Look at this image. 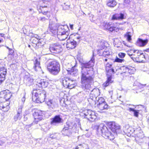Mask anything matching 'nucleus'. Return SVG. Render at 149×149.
<instances>
[{
  "instance_id": "1",
  "label": "nucleus",
  "mask_w": 149,
  "mask_h": 149,
  "mask_svg": "<svg viewBox=\"0 0 149 149\" xmlns=\"http://www.w3.org/2000/svg\"><path fill=\"white\" fill-rule=\"evenodd\" d=\"M91 60L88 62L81 64V70L80 73V77L81 86L84 90H88L91 91V94L92 92L95 95L96 93L99 92L98 89H93L91 86L93 81V78L91 75V72L93 71L91 70L94 64V53Z\"/></svg>"
},
{
  "instance_id": "2",
  "label": "nucleus",
  "mask_w": 149,
  "mask_h": 149,
  "mask_svg": "<svg viewBox=\"0 0 149 149\" xmlns=\"http://www.w3.org/2000/svg\"><path fill=\"white\" fill-rule=\"evenodd\" d=\"M107 127L104 124H100L99 125H96L94 128L98 132L100 131L103 136L106 139L112 140L114 138V135L109 131L108 129L111 130L114 134L117 133V130L120 128V126L114 122H109L107 124Z\"/></svg>"
},
{
  "instance_id": "3",
  "label": "nucleus",
  "mask_w": 149,
  "mask_h": 149,
  "mask_svg": "<svg viewBox=\"0 0 149 149\" xmlns=\"http://www.w3.org/2000/svg\"><path fill=\"white\" fill-rule=\"evenodd\" d=\"M47 68L49 72L52 74L57 75L60 71V65L57 61H52L48 63Z\"/></svg>"
},
{
  "instance_id": "4",
  "label": "nucleus",
  "mask_w": 149,
  "mask_h": 149,
  "mask_svg": "<svg viewBox=\"0 0 149 149\" xmlns=\"http://www.w3.org/2000/svg\"><path fill=\"white\" fill-rule=\"evenodd\" d=\"M46 93L43 90L39 91L36 89L32 93V98L33 100L37 103H42L44 102L46 97Z\"/></svg>"
},
{
  "instance_id": "5",
  "label": "nucleus",
  "mask_w": 149,
  "mask_h": 149,
  "mask_svg": "<svg viewBox=\"0 0 149 149\" xmlns=\"http://www.w3.org/2000/svg\"><path fill=\"white\" fill-rule=\"evenodd\" d=\"M57 32L58 38L60 40H64L68 38L69 29L67 26H59L57 28Z\"/></svg>"
},
{
  "instance_id": "6",
  "label": "nucleus",
  "mask_w": 149,
  "mask_h": 149,
  "mask_svg": "<svg viewBox=\"0 0 149 149\" xmlns=\"http://www.w3.org/2000/svg\"><path fill=\"white\" fill-rule=\"evenodd\" d=\"M101 44H102L100 45L99 46L100 49L97 51L98 54L99 55H102L106 57L111 55L112 54L111 49L106 48L104 51H103V49H104L106 47L103 45V43H101Z\"/></svg>"
},
{
  "instance_id": "7",
  "label": "nucleus",
  "mask_w": 149,
  "mask_h": 149,
  "mask_svg": "<svg viewBox=\"0 0 149 149\" xmlns=\"http://www.w3.org/2000/svg\"><path fill=\"white\" fill-rule=\"evenodd\" d=\"M37 89L39 90L40 88H45L48 84V82L45 80L40 78L36 79L35 81Z\"/></svg>"
},
{
  "instance_id": "8",
  "label": "nucleus",
  "mask_w": 149,
  "mask_h": 149,
  "mask_svg": "<svg viewBox=\"0 0 149 149\" xmlns=\"http://www.w3.org/2000/svg\"><path fill=\"white\" fill-rule=\"evenodd\" d=\"M12 94L8 90H4L0 92V102L1 100L5 102L9 100L12 96Z\"/></svg>"
},
{
  "instance_id": "9",
  "label": "nucleus",
  "mask_w": 149,
  "mask_h": 149,
  "mask_svg": "<svg viewBox=\"0 0 149 149\" xmlns=\"http://www.w3.org/2000/svg\"><path fill=\"white\" fill-rule=\"evenodd\" d=\"M81 38V37L80 36L77 37L76 38L77 41H76V40H74L71 41L69 40L70 38V36L68 38V37L66 45V47L69 50L74 49L76 47L77 42L79 41Z\"/></svg>"
},
{
  "instance_id": "10",
  "label": "nucleus",
  "mask_w": 149,
  "mask_h": 149,
  "mask_svg": "<svg viewBox=\"0 0 149 149\" xmlns=\"http://www.w3.org/2000/svg\"><path fill=\"white\" fill-rule=\"evenodd\" d=\"M49 49L51 52L55 53H59L62 50L61 45L58 43L50 44Z\"/></svg>"
},
{
  "instance_id": "11",
  "label": "nucleus",
  "mask_w": 149,
  "mask_h": 149,
  "mask_svg": "<svg viewBox=\"0 0 149 149\" xmlns=\"http://www.w3.org/2000/svg\"><path fill=\"white\" fill-rule=\"evenodd\" d=\"M84 114L85 117L89 120L93 121L94 120L97 118L95 113L90 110H87L83 112Z\"/></svg>"
},
{
  "instance_id": "12",
  "label": "nucleus",
  "mask_w": 149,
  "mask_h": 149,
  "mask_svg": "<svg viewBox=\"0 0 149 149\" xmlns=\"http://www.w3.org/2000/svg\"><path fill=\"white\" fill-rule=\"evenodd\" d=\"M102 26L104 29H108L111 31H115L117 32L119 30L118 28L115 26H113L111 22L107 23L104 22L102 24Z\"/></svg>"
},
{
  "instance_id": "13",
  "label": "nucleus",
  "mask_w": 149,
  "mask_h": 149,
  "mask_svg": "<svg viewBox=\"0 0 149 149\" xmlns=\"http://www.w3.org/2000/svg\"><path fill=\"white\" fill-rule=\"evenodd\" d=\"M44 114L43 112L40 110H36L33 114L34 118V121L35 122L42 120L43 118Z\"/></svg>"
},
{
  "instance_id": "14",
  "label": "nucleus",
  "mask_w": 149,
  "mask_h": 149,
  "mask_svg": "<svg viewBox=\"0 0 149 149\" xmlns=\"http://www.w3.org/2000/svg\"><path fill=\"white\" fill-rule=\"evenodd\" d=\"M72 129L71 126L67 124L65 125L64 127L61 131L62 134L64 136H69L72 134Z\"/></svg>"
},
{
  "instance_id": "15",
  "label": "nucleus",
  "mask_w": 149,
  "mask_h": 149,
  "mask_svg": "<svg viewBox=\"0 0 149 149\" xmlns=\"http://www.w3.org/2000/svg\"><path fill=\"white\" fill-rule=\"evenodd\" d=\"M114 70L113 68L110 69L108 70L107 73V76H108L107 77V79L106 82L103 84V85L105 87H106L108 86L110 83H112V81L111 80L112 78L111 75L112 74H114Z\"/></svg>"
},
{
  "instance_id": "16",
  "label": "nucleus",
  "mask_w": 149,
  "mask_h": 149,
  "mask_svg": "<svg viewBox=\"0 0 149 149\" xmlns=\"http://www.w3.org/2000/svg\"><path fill=\"white\" fill-rule=\"evenodd\" d=\"M7 73V69L3 67H0V84L5 80Z\"/></svg>"
},
{
  "instance_id": "17",
  "label": "nucleus",
  "mask_w": 149,
  "mask_h": 149,
  "mask_svg": "<svg viewBox=\"0 0 149 149\" xmlns=\"http://www.w3.org/2000/svg\"><path fill=\"white\" fill-rule=\"evenodd\" d=\"M38 10L40 13H42L44 15H46L48 17H50V12L48 11L47 6H40L39 8L38 9Z\"/></svg>"
},
{
  "instance_id": "18",
  "label": "nucleus",
  "mask_w": 149,
  "mask_h": 149,
  "mask_svg": "<svg viewBox=\"0 0 149 149\" xmlns=\"http://www.w3.org/2000/svg\"><path fill=\"white\" fill-rule=\"evenodd\" d=\"M62 119L59 116H56L52 119L51 124L52 125H58L61 122Z\"/></svg>"
},
{
  "instance_id": "19",
  "label": "nucleus",
  "mask_w": 149,
  "mask_h": 149,
  "mask_svg": "<svg viewBox=\"0 0 149 149\" xmlns=\"http://www.w3.org/2000/svg\"><path fill=\"white\" fill-rule=\"evenodd\" d=\"M148 39L143 40L141 38H138L136 42V45L139 47L144 46L148 43Z\"/></svg>"
},
{
  "instance_id": "20",
  "label": "nucleus",
  "mask_w": 149,
  "mask_h": 149,
  "mask_svg": "<svg viewBox=\"0 0 149 149\" xmlns=\"http://www.w3.org/2000/svg\"><path fill=\"white\" fill-rule=\"evenodd\" d=\"M22 106H20L18 108L17 111V113L16 114L14 117V120L15 121H17L18 120H19L22 117Z\"/></svg>"
},
{
  "instance_id": "21",
  "label": "nucleus",
  "mask_w": 149,
  "mask_h": 149,
  "mask_svg": "<svg viewBox=\"0 0 149 149\" xmlns=\"http://www.w3.org/2000/svg\"><path fill=\"white\" fill-rule=\"evenodd\" d=\"M139 55L136 59L134 61L138 62H144L146 61V58L143 54L141 51V54Z\"/></svg>"
},
{
  "instance_id": "22",
  "label": "nucleus",
  "mask_w": 149,
  "mask_h": 149,
  "mask_svg": "<svg viewBox=\"0 0 149 149\" xmlns=\"http://www.w3.org/2000/svg\"><path fill=\"white\" fill-rule=\"evenodd\" d=\"M47 104L50 109H54L57 106L56 103L52 100H50L47 102Z\"/></svg>"
},
{
  "instance_id": "23",
  "label": "nucleus",
  "mask_w": 149,
  "mask_h": 149,
  "mask_svg": "<svg viewBox=\"0 0 149 149\" xmlns=\"http://www.w3.org/2000/svg\"><path fill=\"white\" fill-rule=\"evenodd\" d=\"M49 29L52 35H57V27L56 26L54 25H49Z\"/></svg>"
},
{
  "instance_id": "24",
  "label": "nucleus",
  "mask_w": 149,
  "mask_h": 149,
  "mask_svg": "<svg viewBox=\"0 0 149 149\" xmlns=\"http://www.w3.org/2000/svg\"><path fill=\"white\" fill-rule=\"evenodd\" d=\"M68 73L72 76H77L78 74V70L76 68L75 66L72 68L71 70H68Z\"/></svg>"
},
{
  "instance_id": "25",
  "label": "nucleus",
  "mask_w": 149,
  "mask_h": 149,
  "mask_svg": "<svg viewBox=\"0 0 149 149\" xmlns=\"http://www.w3.org/2000/svg\"><path fill=\"white\" fill-rule=\"evenodd\" d=\"M124 15L123 14L116 13L113 15L112 19L113 20H122L124 18Z\"/></svg>"
},
{
  "instance_id": "26",
  "label": "nucleus",
  "mask_w": 149,
  "mask_h": 149,
  "mask_svg": "<svg viewBox=\"0 0 149 149\" xmlns=\"http://www.w3.org/2000/svg\"><path fill=\"white\" fill-rule=\"evenodd\" d=\"M34 64L33 68L36 71H38L41 69L40 63L38 59H36L34 62Z\"/></svg>"
},
{
  "instance_id": "27",
  "label": "nucleus",
  "mask_w": 149,
  "mask_h": 149,
  "mask_svg": "<svg viewBox=\"0 0 149 149\" xmlns=\"http://www.w3.org/2000/svg\"><path fill=\"white\" fill-rule=\"evenodd\" d=\"M98 108L101 110L104 109H107L108 106L106 102H104L102 103L98 104L97 105Z\"/></svg>"
},
{
  "instance_id": "28",
  "label": "nucleus",
  "mask_w": 149,
  "mask_h": 149,
  "mask_svg": "<svg viewBox=\"0 0 149 149\" xmlns=\"http://www.w3.org/2000/svg\"><path fill=\"white\" fill-rule=\"evenodd\" d=\"M140 54L141 51L138 50H134L131 58L134 61L136 59L138 56H139V55Z\"/></svg>"
},
{
  "instance_id": "29",
  "label": "nucleus",
  "mask_w": 149,
  "mask_h": 149,
  "mask_svg": "<svg viewBox=\"0 0 149 149\" xmlns=\"http://www.w3.org/2000/svg\"><path fill=\"white\" fill-rule=\"evenodd\" d=\"M130 70L125 73H122V75L125 77L129 76L130 74H133L135 71V68L133 67H130Z\"/></svg>"
},
{
  "instance_id": "30",
  "label": "nucleus",
  "mask_w": 149,
  "mask_h": 149,
  "mask_svg": "<svg viewBox=\"0 0 149 149\" xmlns=\"http://www.w3.org/2000/svg\"><path fill=\"white\" fill-rule=\"evenodd\" d=\"M107 4L110 7L113 8L116 6L117 3L115 0H109L107 3Z\"/></svg>"
},
{
  "instance_id": "31",
  "label": "nucleus",
  "mask_w": 149,
  "mask_h": 149,
  "mask_svg": "<svg viewBox=\"0 0 149 149\" xmlns=\"http://www.w3.org/2000/svg\"><path fill=\"white\" fill-rule=\"evenodd\" d=\"M75 66L72 65L71 63H66L63 65V68H65L68 72V70H71L72 68H73Z\"/></svg>"
},
{
  "instance_id": "32",
  "label": "nucleus",
  "mask_w": 149,
  "mask_h": 149,
  "mask_svg": "<svg viewBox=\"0 0 149 149\" xmlns=\"http://www.w3.org/2000/svg\"><path fill=\"white\" fill-rule=\"evenodd\" d=\"M69 78H64L63 80V84L64 86L66 88H68L69 86Z\"/></svg>"
},
{
  "instance_id": "33",
  "label": "nucleus",
  "mask_w": 149,
  "mask_h": 149,
  "mask_svg": "<svg viewBox=\"0 0 149 149\" xmlns=\"http://www.w3.org/2000/svg\"><path fill=\"white\" fill-rule=\"evenodd\" d=\"M130 67H132L130 66H123L121 67L120 69L122 70V72L121 73V74H122V73H125L126 72L129 71L130 68Z\"/></svg>"
},
{
  "instance_id": "34",
  "label": "nucleus",
  "mask_w": 149,
  "mask_h": 149,
  "mask_svg": "<svg viewBox=\"0 0 149 149\" xmlns=\"http://www.w3.org/2000/svg\"><path fill=\"white\" fill-rule=\"evenodd\" d=\"M60 134L58 133H54L50 135V138L52 139H57L59 137Z\"/></svg>"
},
{
  "instance_id": "35",
  "label": "nucleus",
  "mask_w": 149,
  "mask_h": 149,
  "mask_svg": "<svg viewBox=\"0 0 149 149\" xmlns=\"http://www.w3.org/2000/svg\"><path fill=\"white\" fill-rule=\"evenodd\" d=\"M128 110L130 111H132L134 112V115L135 116L138 117L139 111L138 110H135L134 109L129 108Z\"/></svg>"
},
{
  "instance_id": "36",
  "label": "nucleus",
  "mask_w": 149,
  "mask_h": 149,
  "mask_svg": "<svg viewBox=\"0 0 149 149\" xmlns=\"http://www.w3.org/2000/svg\"><path fill=\"white\" fill-rule=\"evenodd\" d=\"M69 86H68V88L70 89H72L75 86V85L74 84V81L71 80L69 79Z\"/></svg>"
},
{
  "instance_id": "37",
  "label": "nucleus",
  "mask_w": 149,
  "mask_h": 149,
  "mask_svg": "<svg viewBox=\"0 0 149 149\" xmlns=\"http://www.w3.org/2000/svg\"><path fill=\"white\" fill-rule=\"evenodd\" d=\"M125 38H127V40L129 42L131 41L132 40L131 36V33L130 32H128L126 33L125 35Z\"/></svg>"
},
{
  "instance_id": "38",
  "label": "nucleus",
  "mask_w": 149,
  "mask_h": 149,
  "mask_svg": "<svg viewBox=\"0 0 149 149\" xmlns=\"http://www.w3.org/2000/svg\"><path fill=\"white\" fill-rule=\"evenodd\" d=\"M40 37L37 35H36L34 36V37L33 38L32 42L33 44H35L36 42H34V40H36L37 41H38L39 40H40Z\"/></svg>"
},
{
  "instance_id": "39",
  "label": "nucleus",
  "mask_w": 149,
  "mask_h": 149,
  "mask_svg": "<svg viewBox=\"0 0 149 149\" xmlns=\"http://www.w3.org/2000/svg\"><path fill=\"white\" fill-rule=\"evenodd\" d=\"M89 19L90 21L92 22H95V18L92 14H90Z\"/></svg>"
},
{
  "instance_id": "40",
  "label": "nucleus",
  "mask_w": 149,
  "mask_h": 149,
  "mask_svg": "<svg viewBox=\"0 0 149 149\" xmlns=\"http://www.w3.org/2000/svg\"><path fill=\"white\" fill-rule=\"evenodd\" d=\"M134 50L133 49H130L128 50L127 51V53L128 55L131 58L132 55L134 52Z\"/></svg>"
},
{
  "instance_id": "41",
  "label": "nucleus",
  "mask_w": 149,
  "mask_h": 149,
  "mask_svg": "<svg viewBox=\"0 0 149 149\" xmlns=\"http://www.w3.org/2000/svg\"><path fill=\"white\" fill-rule=\"evenodd\" d=\"M98 104L102 103L104 102H106L104 99L102 97H100L99 98L98 100Z\"/></svg>"
},
{
  "instance_id": "42",
  "label": "nucleus",
  "mask_w": 149,
  "mask_h": 149,
  "mask_svg": "<svg viewBox=\"0 0 149 149\" xmlns=\"http://www.w3.org/2000/svg\"><path fill=\"white\" fill-rule=\"evenodd\" d=\"M9 109V106L8 105H6V104L3 108L2 110L4 112L7 111Z\"/></svg>"
},
{
  "instance_id": "43",
  "label": "nucleus",
  "mask_w": 149,
  "mask_h": 149,
  "mask_svg": "<svg viewBox=\"0 0 149 149\" xmlns=\"http://www.w3.org/2000/svg\"><path fill=\"white\" fill-rule=\"evenodd\" d=\"M42 39H41V38L40 40H39L38 42L37 43V46H42L44 45V42L42 41Z\"/></svg>"
},
{
  "instance_id": "44",
  "label": "nucleus",
  "mask_w": 149,
  "mask_h": 149,
  "mask_svg": "<svg viewBox=\"0 0 149 149\" xmlns=\"http://www.w3.org/2000/svg\"><path fill=\"white\" fill-rule=\"evenodd\" d=\"M69 8L70 6L65 5V3H64V5H63V10H69Z\"/></svg>"
},
{
  "instance_id": "45",
  "label": "nucleus",
  "mask_w": 149,
  "mask_h": 149,
  "mask_svg": "<svg viewBox=\"0 0 149 149\" xmlns=\"http://www.w3.org/2000/svg\"><path fill=\"white\" fill-rule=\"evenodd\" d=\"M49 17H41L39 18V20L42 22L45 21L46 20H47L49 19Z\"/></svg>"
},
{
  "instance_id": "46",
  "label": "nucleus",
  "mask_w": 149,
  "mask_h": 149,
  "mask_svg": "<svg viewBox=\"0 0 149 149\" xmlns=\"http://www.w3.org/2000/svg\"><path fill=\"white\" fill-rule=\"evenodd\" d=\"M115 61L117 62L122 63L124 61V60L120 59L118 57H116L115 59Z\"/></svg>"
},
{
  "instance_id": "47",
  "label": "nucleus",
  "mask_w": 149,
  "mask_h": 149,
  "mask_svg": "<svg viewBox=\"0 0 149 149\" xmlns=\"http://www.w3.org/2000/svg\"><path fill=\"white\" fill-rule=\"evenodd\" d=\"M118 56L120 58H123L125 57V54L123 53H119L118 54Z\"/></svg>"
},
{
  "instance_id": "48",
  "label": "nucleus",
  "mask_w": 149,
  "mask_h": 149,
  "mask_svg": "<svg viewBox=\"0 0 149 149\" xmlns=\"http://www.w3.org/2000/svg\"><path fill=\"white\" fill-rule=\"evenodd\" d=\"M3 102V100H1L0 102V109L2 110L3 108L4 107L5 104H2Z\"/></svg>"
},
{
  "instance_id": "49",
  "label": "nucleus",
  "mask_w": 149,
  "mask_h": 149,
  "mask_svg": "<svg viewBox=\"0 0 149 149\" xmlns=\"http://www.w3.org/2000/svg\"><path fill=\"white\" fill-rule=\"evenodd\" d=\"M134 133L136 134L137 135V136L139 138H142V137L143 136L141 135L140 134H142V133H141L140 132L139 133H136L137 132V131H134Z\"/></svg>"
},
{
  "instance_id": "50",
  "label": "nucleus",
  "mask_w": 149,
  "mask_h": 149,
  "mask_svg": "<svg viewBox=\"0 0 149 149\" xmlns=\"http://www.w3.org/2000/svg\"><path fill=\"white\" fill-rule=\"evenodd\" d=\"M7 48L9 49V54L8 55V56H9L10 55H12V54L14 53V51L12 49L9 48L8 47Z\"/></svg>"
},
{
  "instance_id": "51",
  "label": "nucleus",
  "mask_w": 149,
  "mask_h": 149,
  "mask_svg": "<svg viewBox=\"0 0 149 149\" xmlns=\"http://www.w3.org/2000/svg\"><path fill=\"white\" fill-rule=\"evenodd\" d=\"M27 81L29 83H31L33 82V80L30 78H28L27 79Z\"/></svg>"
},
{
  "instance_id": "52",
  "label": "nucleus",
  "mask_w": 149,
  "mask_h": 149,
  "mask_svg": "<svg viewBox=\"0 0 149 149\" xmlns=\"http://www.w3.org/2000/svg\"><path fill=\"white\" fill-rule=\"evenodd\" d=\"M25 100V95H24L23 97H22V104H24V101Z\"/></svg>"
},
{
  "instance_id": "53",
  "label": "nucleus",
  "mask_w": 149,
  "mask_h": 149,
  "mask_svg": "<svg viewBox=\"0 0 149 149\" xmlns=\"http://www.w3.org/2000/svg\"><path fill=\"white\" fill-rule=\"evenodd\" d=\"M130 2V0H124V5H125V3L128 4Z\"/></svg>"
},
{
  "instance_id": "54",
  "label": "nucleus",
  "mask_w": 149,
  "mask_h": 149,
  "mask_svg": "<svg viewBox=\"0 0 149 149\" xmlns=\"http://www.w3.org/2000/svg\"><path fill=\"white\" fill-rule=\"evenodd\" d=\"M111 66H112L111 65V64H109V63H108L106 64V67H108L110 68L111 67Z\"/></svg>"
},
{
  "instance_id": "55",
  "label": "nucleus",
  "mask_w": 149,
  "mask_h": 149,
  "mask_svg": "<svg viewBox=\"0 0 149 149\" xmlns=\"http://www.w3.org/2000/svg\"><path fill=\"white\" fill-rule=\"evenodd\" d=\"M4 142L2 141L1 140H0V146L2 145L3 143H4Z\"/></svg>"
},
{
  "instance_id": "56",
  "label": "nucleus",
  "mask_w": 149,
  "mask_h": 149,
  "mask_svg": "<svg viewBox=\"0 0 149 149\" xmlns=\"http://www.w3.org/2000/svg\"><path fill=\"white\" fill-rule=\"evenodd\" d=\"M113 92L112 91H109V94L110 95L111 97L113 95Z\"/></svg>"
},
{
  "instance_id": "57",
  "label": "nucleus",
  "mask_w": 149,
  "mask_h": 149,
  "mask_svg": "<svg viewBox=\"0 0 149 149\" xmlns=\"http://www.w3.org/2000/svg\"><path fill=\"white\" fill-rule=\"evenodd\" d=\"M73 24H70V28L71 29H73Z\"/></svg>"
},
{
  "instance_id": "58",
  "label": "nucleus",
  "mask_w": 149,
  "mask_h": 149,
  "mask_svg": "<svg viewBox=\"0 0 149 149\" xmlns=\"http://www.w3.org/2000/svg\"><path fill=\"white\" fill-rule=\"evenodd\" d=\"M124 44H125V45L126 46L128 47H130V45H127V43L125 42L124 43Z\"/></svg>"
},
{
  "instance_id": "59",
  "label": "nucleus",
  "mask_w": 149,
  "mask_h": 149,
  "mask_svg": "<svg viewBox=\"0 0 149 149\" xmlns=\"http://www.w3.org/2000/svg\"><path fill=\"white\" fill-rule=\"evenodd\" d=\"M145 51L146 52H149V48L148 49H146L145 50Z\"/></svg>"
},
{
  "instance_id": "60",
  "label": "nucleus",
  "mask_w": 149,
  "mask_h": 149,
  "mask_svg": "<svg viewBox=\"0 0 149 149\" xmlns=\"http://www.w3.org/2000/svg\"><path fill=\"white\" fill-rule=\"evenodd\" d=\"M38 41H37L36 40H34V42H36L35 44H36V45H37V43L38 42Z\"/></svg>"
},
{
  "instance_id": "61",
  "label": "nucleus",
  "mask_w": 149,
  "mask_h": 149,
  "mask_svg": "<svg viewBox=\"0 0 149 149\" xmlns=\"http://www.w3.org/2000/svg\"><path fill=\"white\" fill-rule=\"evenodd\" d=\"M3 41V40L2 39H0V43H1Z\"/></svg>"
},
{
  "instance_id": "62",
  "label": "nucleus",
  "mask_w": 149,
  "mask_h": 149,
  "mask_svg": "<svg viewBox=\"0 0 149 149\" xmlns=\"http://www.w3.org/2000/svg\"><path fill=\"white\" fill-rule=\"evenodd\" d=\"M0 35H1V37H3L4 36V34H0Z\"/></svg>"
},
{
  "instance_id": "63",
  "label": "nucleus",
  "mask_w": 149,
  "mask_h": 149,
  "mask_svg": "<svg viewBox=\"0 0 149 149\" xmlns=\"http://www.w3.org/2000/svg\"><path fill=\"white\" fill-rule=\"evenodd\" d=\"M104 60L105 61H107V58H105Z\"/></svg>"
},
{
  "instance_id": "64",
  "label": "nucleus",
  "mask_w": 149,
  "mask_h": 149,
  "mask_svg": "<svg viewBox=\"0 0 149 149\" xmlns=\"http://www.w3.org/2000/svg\"><path fill=\"white\" fill-rule=\"evenodd\" d=\"M28 46L30 48L31 47V45H28Z\"/></svg>"
}]
</instances>
